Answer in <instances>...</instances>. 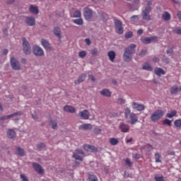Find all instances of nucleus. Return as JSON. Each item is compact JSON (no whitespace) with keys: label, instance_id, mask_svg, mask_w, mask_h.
I'll return each instance as SVG.
<instances>
[{"label":"nucleus","instance_id":"15","mask_svg":"<svg viewBox=\"0 0 181 181\" xmlns=\"http://www.w3.org/2000/svg\"><path fill=\"white\" fill-rule=\"evenodd\" d=\"M83 149L84 151H86V152H97L98 151L95 146H91L90 144H84Z\"/></svg>","mask_w":181,"mask_h":181},{"label":"nucleus","instance_id":"8","mask_svg":"<svg viewBox=\"0 0 181 181\" xmlns=\"http://www.w3.org/2000/svg\"><path fill=\"white\" fill-rule=\"evenodd\" d=\"M115 28L117 33L122 35L124 33V28L122 27V22L119 20H115Z\"/></svg>","mask_w":181,"mask_h":181},{"label":"nucleus","instance_id":"37","mask_svg":"<svg viewBox=\"0 0 181 181\" xmlns=\"http://www.w3.org/2000/svg\"><path fill=\"white\" fill-rule=\"evenodd\" d=\"M72 158L76 159V160H80L81 162H83V157L81 156H78L76 153H73Z\"/></svg>","mask_w":181,"mask_h":181},{"label":"nucleus","instance_id":"17","mask_svg":"<svg viewBox=\"0 0 181 181\" xmlns=\"http://www.w3.org/2000/svg\"><path fill=\"white\" fill-rule=\"evenodd\" d=\"M53 33L58 37V39H62V29L59 26L54 28Z\"/></svg>","mask_w":181,"mask_h":181},{"label":"nucleus","instance_id":"45","mask_svg":"<svg viewBox=\"0 0 181 181\" xmlns=\"http://www.w3.org/2000/svg\"><path fill=\"white\" fill-rule=\"evenodd\" d=\"M90 54H92L93 56H98V49L97 48L91 49Z\"/></svg>","mask_w":181,"mask_h":181},{"label":"nucleus","instance_id":"20","mask_svg":"<svg viewBox=\"0 0 181 181\" xmlns=\"http://www.w3.org/2000/svg\"><path fill=\"white\" fill-rule=\"evenodd\" d=\"M64 111H66V112H70V114H74L76 112V108L71 105H65L64 107Z\"/></svg>","mask_w":181,"mask_h":181},{"label":"nucleus","instance_id":"61","mask_svg":"<svg viewBox=\"0 0 181 181\" xmlns=\"http://www.w3.org/2000/svg\"><path fill=\"white\" fill-rule=\"evenodd\" d=\"M9 52V51L8 50V49H4L3 50V54L4 56H6V54H8V53Z\"/></svg>","mask_w":181,"mask_h":181},{"label":"nucleus","instance_id":"35","mask_svg":"<svg viewBox=\"0 0 181 181\" xmlns=\"http://www.w3.org/2000/svg\"><path fill=\"white\" fill-rule=\"evenodd\" d=\"M176 114H177L176 110H172L170 113L166 115V117L168 118H173V117H176Z\"/></svg>","mask_w":181,"mask_h":181},{"label":"nucleus","instance_id":"55","mask_svg":"<svg viewBox=\"0 0 181 181\" xmlns=\"http://www.w3.org/2000/svg\"><path fill=\"white\" fill-rule=\"evenodd\" d=\"M21 179H22L23 181H28V177H26L25 175L23 174H21L20 175Z\"/></svg>","mask_w":181,"mask_h":181},{"label":"nucleus","instance_id":"18","mask_svg":"<svg viewBox=\"0 0 181 181\" xmlns=\"http://www.w3.org/2000/svg\"><path fill=\"white\" fill-rule=\"evenodd\" d=\"M132 105L134 110H136V111H144V110H145V106L144 105L133 103Z\"/></svg>","mask_w":181,"mask_h":181},{"label":"nucleus","instance_id":"3","mask_svg":"<svg viewBox=\"0 0 181 181\" xmlns=\"http://www.w3.org/2000/svg\"><path fill=\"white\" fill-rule=\"evenodd\" d=\"M164 115L165 112L163 110H157L152 113L150 118L153 122H158V121H159V119H160V118H162V117H163Z\"/></svg>","mask_w":181,"mask_h":181},{"label":"nucleus","instance_id":"51","mask_svg":"<svg viewBox=\"0 0 181 181\" xmlns=\"http://www.w3.org/2000/svg\"><path fill=\"white\" fill-rule=\"evenodd\" d=\"M132 37V32L129 31L125 34L126 39H131Z\"/></svg>","mask_w":181,"mask_h":181},{"label":"nucleus","instance_id":"19","mask_svg":"<svg viewBox=\"0 0 181 181\" xmlns=\"http://www.w3.org/2000/svg\"><path fill=\"white\" fill-rule=\"evenodd\" d=\"M129 118L131 120L130 124L132 125H135V124H136V122L138 121V116H136V114L132 112L130 114Z\"/></svg>","mask_w":181,"mask_h":181},{"label":"nucleus","instance_id":"25","mask_svg":"<svg viewBox=\"0 0 181 181\" xmlns=\"http://www.w3.org/2000/svg\"><path fill=\"white\" fill-rule=\"evenodd\" d=\"M29 11L31 13H34V15H37L39 13V8L33 5L30 6Z\"/></svg>","mask_w":181,"mask_h":181},{"label":"nucleus","instance_id":"21","mask_svg":"<svg viewBox=\"0 0 181 181\" xmlns=\"http://www.w3.org/2000/svg\"><path fill=\"white\" fill-rule=\"evenodd\" d=\"M86 78H87V75L86 74H82L79 76L78 80L75 81V84H80L81 83H83L86 81Z\"/></svg>","mask_w":181,"mask_h":181},{"label":"nucleus","instance_id":"28","mask_svg":"<svg viewBox=\"0 0 181 181\" xmlns=\"http://www.w3.org/2000/svg\"><path fill=\"white\" fill-rule=\"evenodd\" d=\"M16 155L18 156H25V150L21 147H16Z\"/></svg>","mask_w":181,"mask_h":181},{"label":"nucleus","instance_id":"42","mask_svg":"<svg viewBox=\"0 0 181 181\" xmlns=\"http://www.w3.org/2000/svg\"><path fill=\"white\" fill-rule=\"evenodd\" d=\"M174 125L177 128H181V119L175 120Z\"/></svg>","mask_w":181,"mask_h":181},{"label":"nucleus","instance_id":"31","mask_svg":"<svg viewBox=\"0 0 181 181\" xmlns=\"http://www.w3.org/2000/svg\"><path fill=\"white\" fill-rule=\"evenodd\" d=\"M109 142L110 144V145H112V146H115L116 145H118V144H119V141L116 139V138H110L109 140Z\"/></svg>","mask_w":181,"mask_h":181},{"label":"nucleus","instance_id":"24","mask_svg":"<svg viewBox=\"0 0 181 181\" xmlns=\"http://www.w3.org/2000/svg\"><path fill=\"white\" fill-rule=\"evenodd\" d=\"M170 18H172V16L168 11H164L163 13L162 14V18L165 22H168V21H170Z\"/></svg>","mask_w":181,"mask_h":181},{"label":"nucleus","instance_id":"40","mask_svg":"<svg viewBox=\"0 0 181 181\" xmlns=\"http://www.w3.org/2000/svg\"><path fill=\"white\" fill-rule=\"evenodd\" d=\"M126 166H129V168H132V165H134V163L131 161L129 158H126L124 160Z\"/></svg>","mask_w":181,"mask_h":181},{"label":"nucleus","instance_id":"44","mask_svg":"<svg viewBox=\"0 0 181 181\" xmlns=\"http://www.w3.org/2000/svg\"><path fill=\"white\" fill-rule=\"evenodd\" d=\"M78 56L81 59H84L87 56V52L86 51H81L78 52Z\"/></svg>","mask_w":181,"mask_h":181},{"label":"nucleus","instance_id":"7","mask_svg":"<svg viewBox=\"0 0 181 181\" xmlns=\"http://www.w3.org/2000/svg\"><path fill=\"white\" fill-rule=\"evenodd\" d=\"M33 53L36 57H42V56H45V51H43V49L38 45H35L33 47Z\"/></svg>","mask_w":181,"mask_h":181},{"label":"nucleus","instance_id":"27","mask_svg":"<svg viewBox=\"0 0 181 181\" xmlns=\"http://www.w3.org/2000/svg\"><path fill=\"white\" fill-rule=\"evenodd\" d=\"M107 56L109 57V60H110L112 63H114V60H115V56H117L115 52L110 51L109 52H107Z\"/></svg>","mask_w":181,"mask_h":181},{"label":"nucleus","instance_id":"33","mask_svg":"<svg viewBox=\"0 0 181 181\" xmlns=\"http://www.w3.org/2000/svg\"><path fill=\"white\" fill-rule=\"evenodd\" d=\"M179 91L180 90L177 86H174L170 88V94H177Z\"/></svg>","mask_w":181,"mask_h":181},{"label":"nucleus","instance_id":"6","mask_svg":"<svg viewBox=\"0 0 181 181\" xmlns=\"http://www.w3.org/2000/svg\"><path fill=\"white\" fill-rule=\"evenodd\" d=\"M10 64L13 70H21V63L14 57L10 58Z\"/></svg>","mask_w":181,"mask_h":181},{"label":"nucleus","instance_id":"56","mask_svg":"<svg viewBox=\"0 0 181 181\" xmlns=\"http://www.w3.org/2000/svg\"><path fill=\"white\" fill-rule=\"evenodd\" d=\"M88 78H89V80H91V81H93V83H94L95 81V77H94L93 75H88Z\"/></svg>","mask_w":181,"mask_h":181},{"label":"nucleus","instance_id":"60","mask_svg":"<svg viewBox=\"0 0 181 181\" xmlns=\"http://www.w3.org/2000/svg\"><path fill=\"white\" fill-rule=\"evenodd\" d=\"M142 33H144L143 29H139L137 30V34L139 35V36H141V35H142Z\"/></svg>","mask_w":181,"mask_h":181},{"label":"nucleus","instance_id":"47","mask_svg":"<svg viewBox=\"0 0 181 181\" xmlns=\"http://www.w3.org/2000/svg\"><path fill=\"white\" fill-rule=\"evenodd\" d=\"M154 179L156 181H165V178L163 177V175H161V176L156 175Z\"/></svg>","mask_w":181,"mask_h":181},{"label":"nucleus","instance_id":"14","mask_svg":"<svg viewBox=\"0 0 181 181\" xmlns=\"http://www.w3.org/2000/svg\"><path fill=\"white\" fill-rule=\"evenodd\" d=\"M119 128L121 132H123V133L129 132V125L124 122L120 123V124L119 125Z\"/></svg>","mask_w":181,"mask_h":181},{"label":"nucleus","instance_id":"39","mask_svg":"<svg viewBox=\"0 0 181 181\" xmlns=\"http://www.w3.org/2000/svg\"><path fill=\"white\" fill-rule=\"evenodd\" d=\"M131 109L129 107H126L124 110V117L125 118H128L131 115Z\"/></svg>","mask_w":181,"mask_h":181},{"label":"nucleus","instance_id":"1","mask_svg":"<svg viewBox=\"0 0 181 181\" xmlns=\"http://www.w3.org/2000/svg\"><path fill=\"white\" fill-rule=\"evenodd\" d=\"M136 48V45L130 44V45L126 48H124V52L123 54V60L127 63H129L131 60H132V54L135 52V49Z\"/></svg>","mask_w":181,"mask_h":181},{"label":"nucleus","instance_id":"2","mask_svg":"<svg viewBox=\"0 0 181 181\" xmlns=\"http://www.w3.org/2000/svg\"><path fill=\"white\" fill-rule=\"evenodd\" d=\"M152 1H147L146 6L141 10V16L144 21H152L150 12L152 11Z\"/></svg>","mask_w":181,"mask_h":181},{"label":"nucleus","instance_id":"30","mask_svg":"<svg viewBox=\"0 0 181 181\" xmlns=\"http://www.w3.org/2000/svg\"><path fill=\"white\" fill-rule=\"evenodd\" d=\"M88 181H98V177H97V175L94 174L88 173Z\"/></svg>","mask_w":181,"mask_h":181},{"label":"nucleus","instance_id":"26","mask_svg":"<svg viewBox=\"0 0 181 181\" xmlns=\"http://www.w3.org/2000/svg\"><path fill=\"white\" fill-rule=\"evenodd\" d=\"M100 93L101 95H104V97H111V94H112V92L107 88L103 89Z\"/></svg>","mask_w":181,"mask_h":181},{"label":"nucleus","instance_id":"48","mask_svg":"<svg viewBox=\"0 0 181 181\" xmlns=\"http://www.w3.org/2000/svg\"><path fill=\"white\" fill-rule=\"evenodd\" d=\"M132 22H138L139 21V17L138 16H133L130 18Z\"/></svg>","mask_w":181,"mask_h":181},{"label":"nucleus","instance_id":"54","mask_svg":"<svg viewBox=\"0 0 181 181\" xmlns=\"http://www.w3.org/2000/svg\"><path fill=\"white\" fill-rule=\"evenodd\" d=\"M75 151L76 152V153H79L80 155H84V151H83V150L80 149V148H77L75 150Z\"/></svg>","mask_w":181,"mask_h":181},{"label":"nucleus","instance_id":"38","mask_svg":"<svg viewBox=\"0 0 181 181\" xmlns=\"http://www.w3.org/2000/svg\"><path fill=\"white\" fill-rule=\"evenodd\" d=\"M161 158H162V156H160V154H159L158 153H156L155 154L156 163H160V162H162V160H160Z\"/></svg>","mask_w":181,"mask_h":181},{"label":"nucleus","instance_id":"46","mask_svg":"<svg viewBox=\"0 0 181 181\" xmlns=\"http://www.w3.org/2000/svg\"><path fill=\"white\" fill-rule=\"evenodd\" d=\"M163 125H168L169 127H170L172 121H170L169 119H165L163 121Z\"/></svg>","mask_w":181,"mask_h":181},{"label":"nucleus","instance_id":"64","mask_svg":"<svg viewBox=\"0 0 181 181\" xmlns=\"http://www.w3.org/2000/svg\"><path fill=\"white\" fill-rule=\"evenodd\" d=\"M3 33H4V35H6V36H8V29L5 28L3 30Z\"/></svg>","mask_w":181,"mask_h":181},{"label":"nucleus","instance_id":"23","mask_svg":"<svg viewBox=\"0 0 181 181\" xmlns=\"http://www.w3.org/2000/svg\"><path fill=\"white\" fill-rule=\"evenodd\" d=\"M79 129H85L86 131H91L93 125L91 124H83L79 126Z\"/></svg>","mask_w":181,"mask_h":181},{"label":"nucleus","instance_id":"32","mask_svg":"<svg viewBox=\"0 0 181 181\" xmlns=\"http://www.w3.org/2000/svg\"><path fill=\"white\" fill-rule=\"evenodd\" d=\"M142 69L146 70L147 71H152V70H153V69L152 68V66H151V64H149L148 63H145L143 65Z\"/></svg>","mask_w":181,"mask_h":181},{"label":"nucleus","instance_id":"10","mask_svg":"<svg viewBox=\"0 0 181 181\" xmlns=\"http://www.w3.org/2000/svg\"><path fill=\"white\" fill-rule=\"evenodd\" d=\"M32 166L38 175H45V169L37 163H32Z\"/></svg>","mask_w":181,"mask_h":181},{"label":"nucleus","instance_id":"34","mask_svg":"<svg viewBox=\"0 0 181 181\" xmlns=\"http://www.w3.org/2000/svg\"><path fill=\"white\" fill-rule=\"evenodd\" d=\"M72 22L75 23V25H78L79 26H81V25L84 23L83 18L75 19V20H73Z\"/></svg>","mask_w":181,"mask_h":181},{"label":"nucleus","instance_id":"59","mask_svg":"<svg viewBox=\"0 0 181 181\" xmlns=\"http://www.w3.org/2000/svg\"><path fill=\"white\" fill-rule=\"evenodd\" d=\"M85 42L88 46H90V45H91V40H90V39L88 38L85 39Z\"/></svg>","mask_w":181,"mask_h":181},{"label":"nucleus","instance_id":"57","mask_svg":"<svg viewBox=\"0 0 181 181\" xmlns=\"http://www.w3.org/2000/svg\"><path fill=\"white\" fill-rule=\"evenodd\" d=\"M117 101L119 104H125V100L122 98H119Z\"/></svg>","mask_w":181,"mask_h":181},{"label":"nucleus","instance_id":"49","mask_svg":"<svg viewBox=\"0 0 181 181\" xmlns=\"http://www.w3.org/2000/svg\"><path fill=\"white\" fill-rule=\"evenodd\" d=\"M146 50L145 49H141V52L139 54V56L140 57H144V56H146Z\"/></svg>","mask_w":181,"mask_h":181},{"label":"nucleus","instance_id":"4","mask_svg":"<svg viewBox=\"0 0 181 181\" xmlns=\"http://www.w3.org/2000/svg\"><path fill=\"white\" fill-rule=\"evenodd\" d=\"M22 42L23 53L27 55L30 54V53H32V48L30 47V44L29 43V41H28L25 37H23Z\"/></svg>","mask_w":181,"mask_h":181},{"label":"nucleus","instance_id":"13","mask_svg":"<svg viewBox=\"0 0 181 181\" xmlns=\"http://www.w3.org/2000/svg\"><path fill=\"white\" fill-rule=\"evenodd\" d=\"M16 115H21V113L19 112H17L11 115L1 116L0 117V121H6L8 119H11V118H13V117H16Z\"/></svg>","mask_w":181,"mask_h":181},{"label":"nucleus","instance_id":"12","mask_svg":"<svg viewBox=\"0 0 181 181\" xmlns=\"http://www.w3.org/2000/svg\"><path fill=\"white\" fill-rule=\"evenodd\" d=\"M25 23H27L28 26H35V25H36V20L35 17L27 16L25 18Z\"/></svg>","mask_w":181,"mask_h":181},{"label":"nucleus","instance_id":"58","mask_svg":"<svg viewBox=\"0 0 181 181\" xmlns=\"http://www.w3.org/2000/svg\"><path fill=\"white\" fill-rule=\"evenodd\" d=\"M167 54H173V49L172 48L168 49L166 51Z\"/></svg>","mask_w":181,"mask_h":181},{"label":"nucleus","instance_id":"43","mask_svg":"<svg viewBox=\"0 0 181 181\" xmlns=\"http://www.w3.org/2000/svg\"><path fill=\"white\" fill-rule=\"evenodd\" d=\"M50 125L52 129H57V122L53 120L50 121Z\"/></svg>","mask_w":181,"mask_h":181},{"label":"nucleus","instance_id":"11","mask_svg":"<svg viewBox=\"0 0 181 181\" xmlns=\"http://www.w3.org/2000/svg\"><path fill=\"white\" fill-rule=\"evenodd\" d=\"M78 115L82 119H88V118H90V112L87 110H84L83 111L79 112Z\"/></svg>","mask_w":181,"mask_h":181},{"label":"nucleus","instance_id":"50","mask_svg":"<svg viewBox=\"0 0 181 181\" xmlns=\"http://www.w3.org/2000/svg\"><path fill=\"white\" fill-rule=\"evenodd\" d=\"M173 32L174 33H176L177 35H181V28H175Z\"/></svg>","mask_w":181,"mask_h":181},{"label":"nucleus","instance_id":"9","mask_svg":"<svg viewBox=\"0 0 181 181\" xmlns=\"http://www.w3.org/2000/svg\"><path fill=\"white\" fill-rule=\"evenodd\" d=\"M141 43H144V45H149L150 43H152V42H158V37L153 36V37H145L141 38Z\"/></svg>","mask_w":181,"mask_h":181},{"label":"nucleus","instance_id":"63","mask_svg":"<svg viewBox=\"0 0 181 181\" xmlns=\"http://www.w3.org/2000/svg\"><path fill=\"white\" fill-rule=\"evenodd\" d=\"M153 62H154V63H158V62H159V58H158V57L153 58Z\"/></svg>","mask_w":181,"mask_h":181},{"label":"nucleus","instance_id":"16","mask_svg":"<svg viewBox=\"0 0 181 181\" xmlns=\"http://www.w3.org/2000/svg\"><path fill=\"white\" fill-rule=\"evenodd\" d=\"M41 45L46 50H52V46L50 45V42H49L47 40L42 39Z\"/></svg>","mask_w":181,"mask_h":181},{"label":"nucleus","instance_id":"29","mask_svg":"<svg viewBox=\"0 0 181 181\" xmlns=\"http://www.w3.org/2000/svg\"><path fill=\"white\" fill-rule=\"evenodd\" d=\"M7 136L8 138H9L10 139H13V138L16 136V133L15 132V131H13V129H8L7 132Z\"/></svg>","mask_w":181,"mask_h":181},{"label":"nucleus","instance_id":"41","mask_svg":"<svg viewBox=\"0 0 181 181\" xmlns=\"http://www.w3.org/2000/svg\"><path fill=\"white\" fill-rule=\"evenodd\" d=\"M73 18H81V11H75L73 13Z\"/></svg>","mask_w":181,"mask_h":181},{"label":"nucleus","instance_id":"5","mask_svg":"<svg viewBox=\"0 0 181 181\" xmlns=\"http://www.w3.org/2000/svg\"><path fill=\"white\" fill-rule=\"evenodd\" d=\"M94 15V11L90 8V7H85L83 8V18L85 21H91Z\"/></svg>","mask_w":181,"mask_h":181},{"label":"nucleus","instance_id":"22","mask_svg":"<svg viewBox=\"0 0 181 181\" xmlns=\"http://www.w3.org/2000/svg\"><path fill=\"white\" fill-rule=\"evenodd\" d=\"M154 73L156 76L160 77V76L165 75L166 72H165V70L162 68H156L154 69Z\"/></svg>","mask_w":181,"mask_h":181},{"label":"nucleus","instance_id":"62","mask_svg":"<svg viewBox=\"0 0 181 181\" xmlns=\"http://www.w3.org/2000/svg\"><path fill=\"white\" fill-rule=\"evenodd\" d=\"M177 16L180 21H181V11L177 13Z\"/></svg>","mask_w":181,"mask_h":181},{"label":"nucleus","instance_id":"53","mask_svg":"<svg viewBox=\"0 0 181 181\" xmlns=\"http://www.w3.org/2000/svg\"><path fill=\"white\" fill-rule=\"evenodd\" d=\"M132 158L134 159H140L141 155L139 153L132 154Z\"/></svg>","mask_w":181,"mask_h":181},{"label":"nucleus","instance_id":"52","mask_svg":"<svg viewBox=\"0 0 181 181\" xmlns=\"http://www.w3.org/2000/svg\"><path fill=\"white\" fill-rule=\"evenodd\" d=\"M95 134H101V129H100L98 127H95L94 129Z\"/></svg>","mask_w":181,"mask_h":181},{"label":"nucleus","instance_id":"36","mask_svg":"<svg viewBox=\"0 0 181 181\" xmlns=\"http://www.w3.org/2000/svg\"><path fill=\"white\" fill-rule=\"evenodd\" d=\"M46 148V144L45 143H38L37 144V151H42V149H45Z\"/></svg>","mask_w":181,"mask_h":181}]
</instances>
